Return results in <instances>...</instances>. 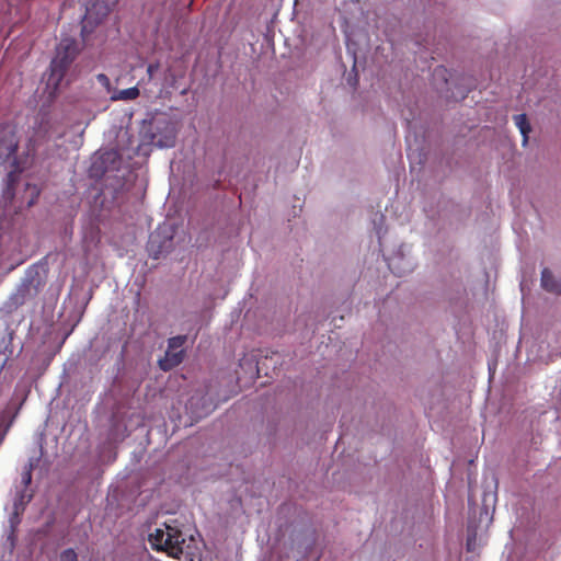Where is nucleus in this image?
Segmentation results:
<instances>
[{"label": "nucleus", "instance_id": "1", "mask_svg": "<svg viewBox=\"0 0 561 561\" xmlns=\"http://www.w3.org/2000/svg\"><path fill=\"white\" fill-rule=\"evenodd\" d=\"M151 547L158 551H165L169 556L180 559L182 554L193 553L195 539L182 533L174 523H164L157 527L148 538Z\"/></svg>", "mask_w": 561, "mask_h": 561}, {"label": "nucleus", "instance_id": "2", "mask_svg": "<svg viewBox=\"0 0 561 561\" xmlns=\"http://www.w3.org/2000/svg\"><path fill=\"white\" fill-rule=\"evenodd\" d=\"M19 138L14 127L3 125L0 127V165L7 172L8 184L14 181L15 174L23 171L27 157L18 154Z\"/></svg>", "mask_w": 561, "mask_h": 561}, {"label": "nucleus", "instance_id": "3", "mask_svg": "<svg viewBox=\"0 0 561 561\" xmlns=\"http://www.w3.org/2000/svg\"><path fill=\"white\" fill-rule=\"evenodd\" d=\"M78 54V43L73 38H62L57 46L56 57L49 67L48 84L58 85L69 65Z\"/></svg>", "mask_w": 561, "mask_h": 561}, {"label": "nucleus", "instance_id": "4", "mask_svg": "<svg viewBox=\"0 0 561 561\" xmlns=\"http://www.w3.org/2000/svg\"><path fill=\"white\" fill-rule=\"evenodd\" d=\"M41 456L42 453L38 456L30 457L21 471L20 481L14 485L13 508L16 514H21L33 497V490L31 489L32 471L39 463Z\"/></svg>", "mask_w": 561, "mask_h": 561}, {"label": "nucleus", "instance_id": "5", "mask_svg": "<svg viewBox=\"0 0 561 561\" xmlns=\"http://www.w3.org/2000/svg\"><path fill=\"white\" fill-rule=\"evenodd\" d=\"M32 302L33 300L16 286L0 307V320L4 327L16 328L25 318L23 307Z\"/></svg>", "mask_w": 561, "mask_h": 561}, {"label": "nucleus", "instance_id": "6", "mask_svg": "<svg viewBox=\"0 0 561 561\" xmlns=\"http://www.w3.org/2000/svg\"><path fill=\"white\" fill-rule=\"evenodd\" d=\"M48 271L47 262H37L31 265L25 271L18 287L34 301L37 295L46 286Z\"/></svg>", "mask_w": 561, "mask_h": 561}, {"label": "nucleus", "instance_id": "7", "mask_svg": "<svg viewBox=\"0 0 561 561\" xmlns=\"http://www.w3.org/2000/svg\"><path fill=\"white\" fill-rule=\"evenodd\" d=\"M149 142L159 148H171L175 145V124L165 117L154 118L146 131Z\"/></svg>", "mask_w": 561, "mask_h": 561}, {"label": "nucleus", "instance_id": "8", "mask_svg": "<svg viewBox=\"0 0 561 561\" xmlns=\"http://www.w3.org/2000/svg\"><path fill=\"white\" fill-rule=\"evenodd\" d=\"M172 248V236L168 228H159L149 236L147 250L153 259H159Z\"/></svg>", "mask_w": 561, "mask_h": 561}, {"label": "nucleus", "instance_id": "9", "mask_svg": "<svg viewBox=\"0 0 561 561\" xmlns=\"http://www.w3.org/2000/svg\"><path fill=\"white\" fill-rule=\"evenodd\" d=\"M83 3L85 7V14L83 16L84 25L82 27V32L85 31L87 24L100 23L111 10L104 0H83Z\"/></svg>", "mask_w": 561, "mask_h": 561}, {"label": "nucleus", "instance_id": "10", "mask_svg": "<svg viewBox=\"0 0 561 561\" xmlns=\"http://www.w3.org/2000/svg\"><path fill=\"white\" fill-rule=\"evenodd\" d=\"M14 330L15 328L5 327L3 332L0 333V370L4 368L14 354V346L12 344Z\"/></svg>", "mask_w": 561, "mask_h": 561}, {"label": "nucleus", "instance_id": "11", "mask_svg": "<svg viewBox=\"0 0 561 561\" xmlns=\"http://www.w3.org/2000/svg\"><path fill=\"white\" fill-rule=\"evenodd\" d=\"M184 359V350L167 348L165 354L158 360L161 370L169 371L180 365Z\"/></svg>", "mask_w": 561, "mask_h": 561}, {"label": "nucleus", "instance_id": "12", "mask_svg": "<svg viewBox=\"0 0 561 561\" xmlns=\"http://www.w3.org/2000/svg\"><path fill=\"white\" fill-rule=\"evenodd\" d=\"M541 286L548 291L561 294V275L557 279L548 268H543L541 272Z\"/></svg>", "mask_w": 561, "mask_h": 561}, {"label": "nucleus", "instance_id": "13", "mask_svg": "<svg viewBox=\"0 0 561 561\" xmlns=\"http://www.w3.org/2000/svg\"><path fill=\"white\" fill-rule=\"evenodd\" d=\"M140 91L137 87H131L124 90H114L110 96V100L115 101H131L139 96Z\"/></svg>", "mask_w": 561, "mask_h": 561}, {"label": "nucleus", "instance_id": "14", "mask_svg": "<svg viewBox=\"0 0 561 561\" xmlns=\"http://www.w3.org/2000/svg\"><path fill=\"white\" fill-rule=\"evenodd\" d=\"M514 122H515V125L516 127L518 128L523 139H522V145L524 147H526L527 142H528V134L530 133L531 130V127L527 121V116L526 114H518V115H515L514 116Z\"/></svg>", "mask_w": 561, "mask_h": 561}, {"label": "nucleus", "instance_id": "15", "mask_svg": "<svg viewBox=\"0 0 561 561\" xmlns=\"http://www.w3.org/2000/svg\"><path fill=\"white\" fill-rule=\"evenodd\" d=\"M186 342V335H176L168 340L169 348L184 350L183 346Z\"/></svg>", "mask_w": 561, "mask_h": 561}, {"label": "nucleus", "instance_id": "16", "mask_svg": "<svg viewBox=\"0 0 561 561\" xmlns=\"http://www.w3.org/2000/svg\"><path fill=\"white\" fill-rule=\"evenodd\" d=\"M96 80H98V82H99V83H100V84L105 89V91H106L107 93H111V94H112V92H113L114 90L112 89V84H111L110 78H108L106 75H104V73H99V75L96 76Z\"/></svg>", "mask_w": 561, "mask_h": 561}, {"label": "nucleus", "instance_id": "17", "mask_svg": "<svg viewBox=\"0 0 561 561\" xmlns=\"http://www.w3.org/2000/svg\"><path fill=\"white\" fill-rule=\"evenodd\" d=\"M9 523L12 530L11 534L8 536V539L13 540L14 527L20 523V514H16L14 508L9 517Z\"/></svg>", "mask_w": 561, "mask_h": 561}, {"label": "nucleus", "instance_id": "18", "mask_svg": "<svg viewBox=\"0 0 561 561\" xmlns=\"http://www.w3.org/2000/svg\"><path fill=\"white\" fill-rule=\"evenodd\" d=\"M60 561H79L73 549H66L60 554Z\"/></svg>", "mask_w": 561, "mask_h": 561}, {"label": "nucleus", "instance_id": "19", "mask_svg": "<svg viewBox=\"0 0 561 561\" xmlns=\"http://www.w3.org/2000/svg\"><path fill=\"white\" fill-rule=\"evenodd\" d=\"M9 430V424H5L4 417H0V445L2 444Z\"/></svg>", "mask_w": 561, "mask_h": 561}, {"label": "nucleus", "instance_id": "20", "mask_svg": "<svg viewBox=\"0 0 561 561\" xmlns=\"http://www.w3.org/2000/svg\"><path fill=\"white\" fill-rule=\"evenodd\" d=\"M446 75H447V70L444 67H437L434 70V77H440L445 83H447Z\"/></svg>", "mask_w": 561, "mask_h": 561}, {"label": "nucleus", "instance_id": "21", "mask_svg": "<svg viewBox=\"0 0 561 561\" xmlns=\"http://www.w3.org/2000/svg\"><path fill=\"white\" fill-rule=\"evenodd\" d=\"M401 259L399 256H391L388 259V266L393 272H396V263L399 262Z\"/></svg>", "mask_w": 561, "mask_h": 561}, {"label": "nucleus", "instance_id": "22", "mask_svg": "<svg viewBox=\"0 0 561 561\" xmlns=\"http://www.w3.org/2000/svg\"><path fill=\"white\" fill-rule=\"evenodd\" d=\"M154 68H156V67H154L153 65H149V66H148L147 71H148V73H149V76H150V77L152 76V72H153V69H154Z\"/></svg>", "mask_w": 561, "mask_h": 561}, {"label": "nucleus", "instance_id": "23", "mask_svg": "<svg viewBox=\"0 0 561 561\" xmlns=\"http://www.w3.org/2000/svg\"><path fill=\"white\" fill-rule=\"evenodd\" d=\"M96 169V161L93 162L92 170Z\"/></svg>", "mask_w": 561, "mask_h": 561}, {"label": "nucleus", "instance_id": "24", "mask_svg": "<svg viewBox=\"0 0 561 561\" xmlns=\"http://www.w3.org/2000/svg\"><path fill=\"white\" fill-rule=\"evenodd\" d=\"M377 234H378V238L380 239L381 236H380V229H377Z\"/></svg>", "mask_w": 561, "mask_h": 561}, {"label": "nucleus", "instance_id": "25", "mask_svg": "<svg viewBox=\"0 0 561 561\" xmlns=\"http://www.w3.org/2000/svg\"><path fill=\"white\" fill-rule=\"evenodd\" d=\"M467 546H468V549H470V538H468Z\"/></svg>", "mask_w": 561, "mask_h": 561}, {"label": "nucleus", "instance_id": "26", "mask_svg": "<svg viewBox=\"0 0 561 561\" xmlns=\"http://www.w3.org/2000/svg\"><path fill=\"white\" fill-rule=\"evenodd\" d=\"M0 561H4L3 557H0Z\"/></svg>", "mask_w": 561, "mask_h": 561}]
</instances>
